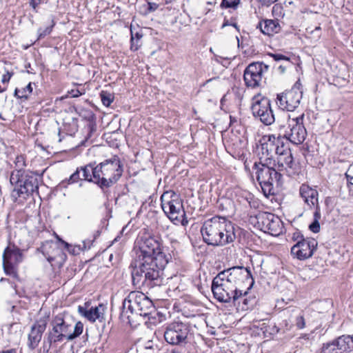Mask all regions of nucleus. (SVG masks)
<instances>
[{"mask_svg": "<svg viewBox=\"0 0 353 353\" xmlns=\"http://www.w3.org/2000/svg\"><path fill=\"white\" fill-rule=\"evenodd\" d=\"M320 30H321L320 27H317V28H316V29H315V30H316V31H319Z\"/></svg>", "mask_w": 353, "mask_h": 353, "instance_id": "61", "label": "nucleus"}, {"mask_svg": "<svg viewBox=\"0 0 353 353\" xmlns=\"http://www.w3.org/2000/svg\"><path fill=\"white\" fill-rule=\"evenodd\" d=\"M310 231L317 233L320 231V223L319 220L314 219V221L310 223Z\"/></svg>", "mask_w": 353, "mask_h": 353, "instance_id": "41", "label": "nucleus"}, {"mask_svg": "<svg viewBox=\"0 0 353 353\" xmlns=\"http://www.w3.org/2000/svg\"><path fill=\"white\" fill-rule=\"evenodd\" d=\"M302 92L296 87L277 94L276 104L283 110L294 111L300 104Z\"/></svg>", "mask_w": 353, "mask_h": 353, "instance_id": "20", "label": "nucleus"}, {"mask_svg": "<svg viewBox=\"0 0 353 353\" xmlns=\"http://www.w3.org/2000/svg\"><path fill=\"white\" fill-rule=\"evenodd\" d=\"M239 3L240 0H223L221 6L225 8H236Z\"/></svg>", "mask_w": 353, "mask_h": 353, "instance_id": "37", "label": "nucleus"}, {"mask_svg": "<svg viewBox=\"0 0 353 353\" xmlns=\"http://www.w3.org/2000/svg\"><path fill=\"white\" fill-rule=\"evenodd\" d=\"M212 291L214 297L221 303H230L232 302L234 305H236L237 302L239 303L240 299L236 293L230 286V284L224 278L222 279V276L218 274L212 280Z\"/></svg>", "mask_w": 353, "mask_h": 353, "instance_id": "13", "label": "nucleus"}, {"mask_svg": "<svg viewBox=\"0 0 353 353\" xmlns=\"http://www.w3.org/2000/svg\"><path fill=\"white\" fill-rule=\"evenodd\" d=\"M13 72H9L8 70H6V72L2 77L1 82L3 83H8L10 81L11 77L13 76Z\"/></svg>", "mask_w": 353, "mask_h": 353, "instance_id": "43", "label": "nucleus"}, {"mask_svg": "<svg viewBox=\"0 0 353 353\" xmlns=\"http://www.w3.org/2000/svg\"><path fill=\"white\" fill-rule=\"evenodd\" d=\"M79 181H82V179L80 178V170L77 168V170L70 176L68 183H77Z\"/></svg>", "mask_w": 353, "mask_h": 353, "instance_id": "39", "label": "nucleus"}, {"mask_svg": "<svg viewBox=\"0 0 353 353\" xmlns=\"http://www.w3.org/2000/svg\"><path fill=\"white\" fill-rule=\"evenodd\" d=\"M324 328H322L321 325L316 326L315 329L312 331V332H316V334H319V335H322L325 333L323 332Z\"/></svg>", "mask_w": 353, "mask_h": 353, "instance_id": "47", "label": "nucleus"}, {"mask_svg": "<svg viewBox=\"0 0 353 353\" xmlns=\"http://www.w3.org/2000/svg\"><path fill=\"white\" fill-rule=\"evenodd\" d=\"M230 121H231V123H232V122H234V121H236V119H233V118L230 116Z\"/></svg>", "mask_w": 353, "mask_h": 353, "instance_id": "57", "label": "nucleus"}, {"mask_svg": "<svg viewBox=\"0 0 353 353\" xmlns=\"http://www.w3.org/2000/svg\"><path fill=\"white\" fill-rule=\"evenodd\" d=\"M93 241H94V240H90V239L85 240L82 242V244H83L82 245H79L77 247H78L79 250H81L90 249L91 245H92Z\"/></svg>", "mask_w": 353, "mask_h": 353, "instance_id": "42", "label": "nucleus"}, {"mask_svg": "<svg viewBox=\"0 0 353 353\" xmlns=\"http://www.w3.org/2000/svg\"><path fill=\"white\" fill-rule=\"evenodd\" d=\"M219 274L222 279L227 280L239 299L247 296L254 284L250 271L243 267H233Z\"/></svg>", "mask_w": 353, "mask_h": 353, "instance_id": "6", "label": "nucleus"}, {"mask_svg": "<svg viewBox=\"0 0 353 353\" xmlns=\"http://www.w3.org/2000/svg\"><path fill=\"white\" fill-rule=\"evenodd\" d=\"M65 246H67V247L69 245L68 243H65Z\"/></svg>", "mask_w": 353, "mask_h": 353, "instance_id": "63", "label": "nucleus"}, {"mask_svg": "<svg viewBox=\"0 0 353 353\" xmlns=\"http://www.w3.org/2000/svg\"><path fill=\"white\" fill-rule=\"evenodd\" d=\"M299 196L303 200L305 203H308L309 201V184L305 182L301 184L299 188Z\"/></svg>", "mask_w": 353, "mask_h": 353, "instance_id": "31", "label": "nucleus"}, {"mask_svg": "<svg viewBox=\"0 0 353 353\" xmlns=\"http://www.w3.org/2000/svg\"><path fill=\"white\" fill-rule=\"evenodd\" d=\"M80 95H81V93L79 90H72V97H78Z\"/></svg>", "mask_w": 353, "mask_h": 353, "instance_id": "51", "label": "nucleus"}, {"mask_svg": "<svg viewBox=\"0 0 353 353\" xmlns=\"http://www.w3.org/2000/svg\"><path fill=\"white\" fill-rule=\"evenodd\" d=\"M168 258L162 246V241L160 237L150 236L142 238L137 257L157 258L160 256Z\"/></svg>", "mask_w": 353, "mask_h": 353, "instance_id": "15", "label": "nucleus"}, {"mask_svg": "<svg viewBox=\"0 0 353 353\" xmlns=\"http://www.w3.org/2000/svg\"><path fill=\"white\" fill-rule=\"evenodd\" d=\"M292 240L295 242L291 248L290 254L294 259L304 261L309 258V240L305 239L299 230L292 235Z\"/></svg>", "mask_w": 353, "mask_h": 353, "instance_id": "21", "label": "nucleus"}, {"mask_svg": "<svg viewBox=\"0 0 353 353\" xmlns=\"http://www.w3.org/2000/svg\"><path fill=\"white\" fill-rule=\"evenodd\" d=\"M105 307L101 304L96 307H89V304L85 303L84 305H79L78 307L79 313L92 323L97 320L102 322L105 319Z\"/></svg>", "mask_w": 353, "mask_h": 353, "instance_id": "23", "label": "nucleus"}, {"mask_svg": "<svg viewBox=\"0 0 353 353\" xmlns=\"http://www.w3.org/2000/svg\"><path fill=\"white\" fill-rule=\"evenodd\" d=\"M172 0H165V3H171Z\"/></svg>", "mask_w": 353, "mask_h": 353, "instance_id": "60", "label": "nucleus"}, {"mask_svg": "<svg viewBox=\"0 0 353 353\" xmlns=\"http://www.w3.org/2000/svg\"><path fill=\"white\" fill-rule=\"evenodd\" d=\"M304 114L296 118L290 119V116L287 115V124L281 125L283 135L282 136L288 141H290L295 145L305 144L307 132L305 127L303 124Z\"/></svg>", "mask_w": 353, "mask_h": 353, "instance_id": "11", "label": "nucleus"}, {"mask_svg": "<svg viewBox=\"0 0 353 353\" xmlns=\"http://www.w3.org/2000/svg\"><path fill=\"white\" fill-rule=\"evenodd\" d=\"M251 110L253 116L266 125H271L275 121L270 101L267 97L261 94L255 95L252 99Z\"/></svg>", "mask_w": 353, "mask_h": 353, "instance_id": "14", "label": "nucleus"}, {"mask_svg": "<svg viewBox=\"0 0 353 353\" xmlns=\"http://www.w3.org/2000/svg\"><path fill=\"white\" fill-rule=\"evenodd\" d=\"M72 321L68 315L59 314L55 316L50 322L51 329L48 333V341L52 343L61 342L64 339L68 340L69 332L72 330Z\"/></svg>", "mask_w": 353, "mask_h": 353, "instance_id": "12", "label": "nucleus"}, {"mask_svg": "<svg viewBox=\"0 0 353 353\" xmlns=\"http://www.w3.org/2000/svg\"><path fill=\"white\" fill-rule=\"evenodd\" d=\"M263 6H269L271 4L275 3L277 0H257Z\"/></svg>", "mask_w": 353, "mask_h": 353, "instance_id": "46", "label": "nucleus"}, {"mask_svg": "<svg viewBox=\"0 0 353 353\" xmlns=\"http://www.w3.org/2000/svg\"><path fill=\"white\" fill-rule=\"evenodd\" d=\"M261 31L267 35H273L281 30V26L277 19H265L259 24Z\"/></svg>", "mask_w": 353, "mask_h": 353, "instance_id": "25", "label": "nucleus"}, {"mask_svg": "<svg viewBox=\"0 0 353 353\" xmlns=\"http://www.w3.org/2000/svg\"><path fill=\"white\" fill-rule=\"evenodd\" d=\"M169 258L136 257L135 267L132 272L133 284L150 286L161 285L163 282V270L168 263Z\"/></svg>", "mask_w": 353, "mask_h": 353, "instance_id": "1", "label": "nucleus"}, {"mask_svg": "<svg viewBox=\"0 0 353 353\" xmlns=\"http://www.w3.org/2000/svg\"><path fill=\"white\" fill-rule=\"evenodd\" d=\"M256 223L261 230L277 236L283 232V225L279 216L267 212H259L256 216Z\"/></svg>", "mask_w": 353, "mask_h": 353, "instance_id": "17", "label": "nucleus"}, {"mask_svg": "<svg viewBox=\"0 0 353 353\" xmlns=\"http://www.w3.org/2000/svg\"><path fill=\"white\" fill-rule=\"evenodd\" d=\"M10 182L13 186L11 197L14 202L20 197L26 199L34 192L38 194V176L30 170L23 172L12 171Z\"/></svg>", "mask_w": 353, "mask_h": 353, "instance_id": "5", "label": "nucleus"}, {"mask_svg": "<svg viewBox=\"0 0 353 353\" xmlns=\"http://www.w3.org/2000/svg\"><path fill=\"white\" fill-rule=\"evenodd\" d=\"M276 162L269 164L259 160V163L254 164L253 169L256 170V179L265 195L273 194L274 186H279L281 183V174L276 171Z\"/></svg>", "mask_w": 353, "mask_h": 353, "instance_id": "8", "label": "nucleus"}, {"mask_svg": "<svg viewBox=\"0 0 353 353\" xmlns=\"http://www.w3.org/2000/svg\"><path fill=\"white\" fill-rule=\"evenodd\" d=\"M272 12L275 17H283L285 15L283 8L281 4H274Z\"/></svg>", "mask_w": 353, "mask_h": 353, "instance_id": "36", "label": "nucleus"}, {"mask_svg": "<svg viewBox=\"0 0 353 353\" xmlns=\"http://www.w3.org/2000/svg\"><path fill=\"white\" fill-rule=\"evenodd\" d=\"M130 50L132 51H137L141 46V38L143 37V34L140 32H134L132 28H130Z\"/></svg>", "mask_w": 353, "mask_h": 353, "instance_id": "27", "label": "nucleus"}, {"mask_svg": "<svg viewBox=\"0 0 353 353\" xmlns=\"http://www.w3.org/2000/svg\"><path fill=\"white\" fill-rule=\"evenodd\" d=\"M0 353H17V351L12 348L7 350H0Z\"/></svg>", "mask_w": 353, "mask_h": 353, "instance_id": "50", "label": "nucleus"}, {"mask_svg": "<svg viewBox=\"0 0 353 353\" xmlns=\"http://www.w3.org/2000/svg\"><path fill=\"white\" fill-rule=\"evenodd\" d=\"M190 332V326L181 321H175L168 324L164 332L166 342L173 345L186 343Z\"/></svg>", "mask_w": 353, "mask_h": 353, "instance_id": "18", "label": "nucleus"}, {"mask_svg": "<svg viewBox=\"0 0 353 353\" xmlns=\"http://www.w3.org/2000/svg\"><path fill=\"white\" fill-rule=\"evenodd\" d=\"M123 165L117 156L100 163L93 169L94 183L101 188H110L122 176Z\"/></svg>", "mask_w": 353, "mask_h": 353, "instance_id": "4", "label": "nucleus"}, {"mask_svg": "<svg viewBox=\"0 0 353 353\" xmlns=\"http://www.w3.org/2000/svg\"><path fill=\"white\" fill-rule=\"evenodd\" d=\"M317 194V192L316 190H312L310 188V199H313L315 197V195Z\"/></svg>", "mask_w": 353, "mask_h": 353, "instance_id": "52", "label": "nucleus"}, {"mask_svg": "<svg viewBox=\"0 0 353 353\" xmlns=\"http://www.w3.org/2000/svg\"><path fill=\"white\" fill-rule=\"evenodd\" d=\"M314 219L319 220L321 219V212L319 206H316V211L314 213Z\"/></svg>", "mask_w": 353, "mask_h": 353, "instance_id": "48", "label": "nucleus"}, {"mask_svg": "<svg viewBox=\"0 0 353 353\" xmlns=\"http://www.w3.org/2000/svg\"><path fill=\"white\" fill-rule=\"evenodd\" d=\"M112 254H111V255H110V259L111 260V259H112Z\"/></svg>", "mask_w": 353, "mask_h": 353, "instance_id": "62", "label": "nucleus"}, {"mask_svg": "<svg viewBox=\"0 0 353 353\" xmlns=\"http://www.w3.org/2000/svg\"><path fill=\"white\" fill-rule=\"evenodd\" d=\"M282 136L275 134L265 135L260 141V147L258 148L259 159L265 163L269 164L276 162L274 154L277 150Z\"/></svg>", "mask_w": 353, "mask_h": 353, "instance_id": "16", "label": "nucleus"}, {"mask_svg": "<svg viewBox=\"0 0 353 353\" xmlns=\"http://www.w3.org/2000/svg\"><path fill=\"white\" fill-rule=\"evenodd\" d=\"M247 296H245L242 298H241L239 301L236 303L235 305H238L239 307H241V310H247L250 307V301L251 299L246 297Z\"/></svg>", "mask_w": 353, "mask_h": 353, "instance_id": "35", "label": "nucleus"}, {"mask_svg": "<svg viewBox=\"0 0 353 353\" xmlns=\"http://www.w3.org/2000/svg\"><path fill=\"white\" fill-rule=\"evenodd\" d=\"M161 203L162 210L174 224L185 225V212L179 194L172 190L166 191L161 196Z\"/></svg>", "mask_w": 353, "mask_h": 353, "instance_id": "9", "label": "nucleus"}, {"mask_svg": "<svg viewBox=\"0 0 353 353\" xmlns=\"http://www.w3.org/2000/svg\"><path fill=\"white\" fill-rule=\"evenodd\" d=\"M83 330V324L81 321H78L76 323L74 331L72 332V330L69 332V336H68V341H72L74 339L80 336Z\"/></svg>", "mask_w": 353, "mask_h": 353, "instance_id": "30", "label": "nucleus"}, {"mask_svg": "<svg viewBox=\"0 0 353 353\" xmlns=\"http://www.w3.org/2000/svg\"><path fill=\"white\" fill-rule=\"evenodd\" d=\"M321 353H339L336 350V345L333 341L330 343L323 344L321 348Z\"/></svg>", "mask_w": 353, "mask_h": 353, "instance_id": "34", "label": "nucleus"}, {"mask_svg": "<svg viewBox=\"0 0 353 353\" xmlns=\"http://www.w3.org/2000/svg\"><path fill=\"white\" fill-rule=\"evenodd\" d=\"M48 318H41L32 326L30 332L28 334V345L31 349L36 348L41 341L42 334L46 330L48 324Z\"/></svg>", "mask_w": 353, "mask_h": 353, "instance_id": "24", "label": "nucleus"}, {"mask_svg": "<svg viewBox=\"0 0 353 353\" xmlns=\"http://www.w3.org/2000/svg\"><path fill=\"white\" fill-rule=\"evenodd\" d=\"M14 169L12 171H20L23 172L27 171L24 168L27 166L26 157L20 154L17 155L14 161Z\"/></svg>", "mask_w": 353, "mask_h": 353, "instance_id": "28", "label": "nucleus"}, {"mask_svg": "<svg viewBox=\"0 0 353 353\" xmlns=\"http://www.w3.org/2000/svg\"><path fill=\"white\" fill-rule=\"evenodd\" d=\"M43 0H29L30 6L33 8V10L37 12L39 5H40Z\"/></svg>", "mask_w": 353, "mask_h": 353, "instance_id": "45", "label": "nucleus"}, {"mask_svg": "<svg viewBox=\"0 0 353 353\" xmlns=\"http://www.w3.org/2000/svg\"><path fill=\"white\" fill-rule=\"evenodd\" d=\"M279 70L283 73L285 71V66H283L282 65L279 66Z\"/></svg>", "mask_w": 353, "mask_h": 353, "instance_id": "54", "label": "nucleus"}, {"mask_svg": "<svg viewBox=\"0 0 353 353\" xmlns=\"http://www.w3.org/2000/svg\"><path fill=\"white\" fill-rule=\"evenodd\" d=\"M268 70V65L254 62L248 65L244 70L243 79L247 87L252 88L259 87L264 79V74Z\"/></svg>", "mask_w": 353, "mask_h": 353, "instance_id": "19", "label": "nucleus"}, {"mask_svg": "<svg viewBox=\"0 0 353 353\" xmlns=\"http://www.w3.org/2000/svg\"><path fill=\"white\" fill-rule=\"evenodd\" d=\"M32 87L31 83H29L25 88L19 90V89H15L14 90V96L20 98V99H27L28 96L32 93Z\"/></svg>", "mask_w": 353, "mask_h": 353, "instance_id": "29", "label": "nucleus"}, {"mask_svg": "<svg viewBox=\"0 0 353 353\" xmlns=\"http://www.w3.org/2000/svg\"><path fill=\"white\" fill-rule=\"evenodd\" d=\"M154 310L152 301L143 293L131 292L123 301L121 316L129 319L131 314L149 316Z\"/></svg>", "mask_w": 353, "mask_h": 353, "instance_id": "7", "label": "nucleus"}, {"mask_svg": "<svg viewBox=\"0 0 353 353\" xmlns=\"http://www.w3.org/2000/svg\"><path fill=\"white\" fill-rule=\"evenodd\" d=\"M39 250L52 267L61 266L66 258L62 250L54 242L46 241Z\"/></svg>", "mask_w": 353, "mask_h": 353, "instance_id": "22", "label": "nucleus"}, {"mask_svg": "<svg viewBox=\"0 0 353 353\" xmlns=\"http://www.w3.org/2000/svg\"><path fill=\"white\" fill-rule=\"evenodd\" d=\"M308 148L306 142L301 149L303 159H299L296 163L288 141L282 137L275 153L277 156L276 161L277 169L280 171H285L289 176L297 175L298 179H301V177L307 178Z\"/></svg>", "mask_w": 353, "mask_h": 353, "instance_id": "3", "label": "nucleus"}, {"mask_svg": "<svg viewBox=\"0 0 353 353\" xmlns=\"http://www.w3.org/2000/svg\"><path fill=\"white\" fill-rule=\"evenodd\" d=\"M100 95L103 104L106 107L110 106L113 101L114 96L106 91H101Z\"/></svg>", "mask_w": 353, "mask_h": 353, "instance_id": "33", "label": "nucleus"}, {"mask_svg": "<svg viewBox=\"0 0 353 353\" xmlns=\"http://www.w3.org/2000/svg\"><path fill=\"white\" fill-rule=\"evenodd\" d=\"M234 26L236 29H237V30L239 31V28H238V26L236 23H230L228 21H225L223 25H222V28H223L225 26Z\"/></svg>", "mask_w": 353, "mask_h": 353, "instance_id": "49", "label": "nucleus"}, {"mask_svg": "<svg viewBox=\"0 0 353 353\" xmlns=\"http://www.w3.org/2000/svg\"><path fill=\"white\" fill-rule=\"evenodd\" d=\"M19 248L15 244L10 243L3 252V268L6 275L19 279V265L24 260V252L28 249Z\"/></svg>", "mask_w": 353, "mask_h": 353, "instance_id": "10", "label": "nucleus"}, {"mask_svg": "<svg viewBox=\"0 0 353 353\" xmlns=\"http://www.w3.org/2000/svg\"><path fill=\"white\" fill-rule=\"evenodd\" d=\"M312 254H313V249L310 250V257L312 256Z\"/></svg>", "mask_w": 353, "mask_h": 353, "instance_id": "59", "label": "nucleus"}, {"mask_svg": "<svg viewBox=\"0 0 353 353\" xmlns=\"http://www.w3.org/2000/svg\"><path fill=\"white\" fill-rule=\"evenodd\" d=\"M296 325L299 329H302L305 327V319L302 315L296 317Z\"/></svg>", "mask_w": 353, "mask_h": 353, "instance_id": "44", "label": "nucleus"}, {"mask_svg": "<svg viewBox=\"0 0 353 353\" xmlns=\"http://www.w3.org/2000/svg\"><path fill=\"white\" fill-rule=\"evenodd\" d=\"M333 342L339 353L350 352L353 348V338L349 335L341 336Z\"/></svg>", "mask_w": 353, "mask_h": 353, "instance_id": "26", "label": "nucleus"}, {"mask_svg": "<svg viewBox=\"0 0 353 353\" xmlns=\"http://www.w3.org/2000/svg\"><path fill=\"white\" fill-rule=\"evenodd\" d=\"M7 88L6 87H1L0 85V93H3V92H5Z\"/></svg>", "mask_w": 353, "mask_h": 353, "instance_id": "56", "label": "nucleus"}, {"mask_svg": "<svg viewBox=\"0 0 353 353\" xmlns=\"http://www.w3.org/2000/svg\"><path fill=\"white\" fill-rule=\"evenodd\" d=\"M346 177H347V179L348 180H349V179L351 180L350 183H351L352 185H353V177H352V176H349L348 174H346Z\"/></svg>", "mask_w": 353, "mask_h": 353, "instance_id": "55", "label": "nucleus"}, {"mask_svg": "<svg viewBox=\"0 0 353 353\" xmlns=\"http://www.w3.org/2000/svg\"><path fill=\"white\" fill-rule=\"evenodd\" d=\"M0 119H2V120H5V118L2 116L1 114H0Z\"/></svg>", "mask_w": 353, "mask_h": 353, "instance_id": "58", "label": "nucleus"}, {"mask_svg": "<svg viewBox=\"0 0 353 353\" xmlns=\"http://www.w3.org/2000/svg\"><path fill=\"white\" fill-rule=\"evenodd\" d=\"M269 55L273 58V59L276 61H285L287 62H290V58L285 55H283L280 53H271Z\"/></svg>", "mask_w": 353, "mask_h": 353, "instance_id": "38", "label": "nucleus"}, {"mask_svg": "<svg viewBox=\"0 0 353 353\" xmlns=\"http://www.w3.org/2000/svg\"><path fill=\"white\" fill-rule=\"evenodd\" d=\"M310 247H312L313 248H314L317 245V242L316 241L315 239H312V240H310Z\"/></svg>", "mask_w": 353, "mask_h": 353, "instance_id": "53", "label": "nucleus"}, {"mask_svg": "<svg viewBox=\"0 0 353 353\" xmlns=\"http://www.w3.org/2000/svg\"><path fill=\"white\" fill-rule=\"evenodd\" d=\"M203 241L212 246H224L236 239L234 224L225 217L216 216L204 221L201 228Z\"/></svg>", "mask_w": 353, "mask_h": 353, "instance_id": "2", "label": "nucleus"}, {"mask_svg": "<svg viewBox=\"0 0 353 353\" xmlns=\"http://www.w3.org/2000/svg\"><path fill=\"white\" fill-rule=\"evenodd\" d=\"M53 25L45 28H39L38 30L39 38H42L49 34L52 32Z\"/></svg>", "mask_w": 353, "mask_h": 353, "instance_id": "40", "label": "nucleus"}, {"mask_svg": "<svg viewBox=\"0 0 353 353\" xmlns=\"http://www.w3.org/2000/svg\"><path fill=\"white\" fill-rule=\"evenodd\" d=\"M93 169L94 168H92L91 166H85L84 168H81L79 169L82 171V181L85 180L89 182H94V178H92V176L93 177Z\"/></svg>", "mask_w": 353, "mask_h": 353, "instance_id": "32", "label": "nucleus"}]
</instances>
